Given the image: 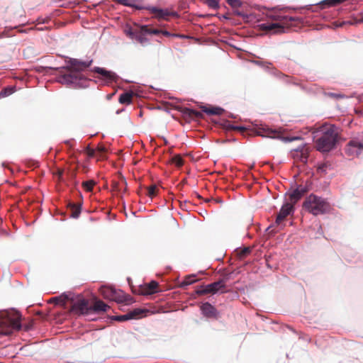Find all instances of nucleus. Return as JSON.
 <instances>
[{
    "label": "nucleus",
    "instance_id": "1",
    "mask_svg": "<svg viewBox=\"0 0 363 363\" xmlns=\"http://www.w3.org/2000/svg\"><path fill=\"white\" fill-rule=\"evenodd\" d=\"M92 62L93 60L91 58L82 60L69 57L65 66L55 68L59 71L56 76V82L74 89L88 87L90 79L82 72L89 67Z\"/></svg>",
    "mask_w": 363,
    "mask_h": 363
},
{
    "label": "nucleus",
    "instance_id": "2",
    "mask_svg": "<svg viewBox=\"0 0 363 363\" xmlns=\"http://www.w3.org/2000/svg\"><path fill=\"white\" fill-rule=\"evenodd\" d=\"M315 148L320 152H328L336 147L339 134L335 125H323L313 133Z\"/></svg>",
    "mask_w": 363,
    "mask_h": 363
},
{
    "label": "nucleus",
    "instance_id": "3",
    "mask_svg": "<svg viewBox=\"0 0 363 363\" xmlns=\"http://www.w3.org/2000/svg\"><path fill=\"white\" fill-rule=\"evenodd\" d=\"M305 210L314 216L325 214L329 212L330 205L325 199L313 194L309 195L303 203Z\"/></svg>",
    "mask_w": 363,
    "mask_h": 363
},
{
    "label": "nucleus",
    "instance_id": "4",
    "mask_svg": "<svg viewBox=\"0 0 363 363\" xmlns=\"http://www.w3.org/2000/svg\"><path fill=\"white\" fill-rule=\"evenodd\" d=\"M255 133L257 135L262 138H269L272 139H278L284 143L292 142L296 140L301 139V137H284L282 136L279 131L273 129L267 125L261 124L255 128Z\"/></svg>",
    "mask_w": 363,
    "mask_h": 363
},
{
    "label": "nucleus",
    "instance_id": "5",
    "mask_svg": "<svg viewBox=\"0 0 363 363\" xmlns=\"http://www.w3.org/2000/svg\"><path fill=\"white\" fill-rule=\"evenodd\" d=\"M345 151L348 156L360 157L363 155V133L352 138L347 144Z\"/></svg>",
    "mask_w": 363,
    "mask_h": 363
},
{
    "label": "nucleus",
    "instance_id": "6",
    "mask_svg": "<svg viewBox=\"0 0 363 363\" xmlns=\"http://www.w3.org/2000/svg\"><path fill=\"white\" fill-rule=\"evenodd\" d=\"M225 288L223 280H218L207 285H201L196 290V294L198 295H203L206 294H215L219 291L224 293L225 291L223 289Z\"/></svg>",
    "mask_w": 363,
    "mask_h": 363
},
{
    "label": "nucleus",
    "instance_id": "7",
    "mask_svg": "<svg viewBox=\"0 0 363 363\" xmlns=\"http://www.w3.org/2000/svg\"><path fill=\"white\" fill-rule=\"evenodd\" d=\"M71 311L77 315H91V306L89 303V301L81 296L73 302Z\"/></svg>",
    "mask_w": 363,
    "mask_h": 363
},
{
    "label": "nucleus",
    "instance_id": "8",
    "mask_svg": "<svg viewBox=\"0 0 363 363\" xmlns=\"http://www.w3.org/2000/svg\"><path fill=\"white\" fill-rule=\"evenodd\" d=\"M296 187L293 189H289L286 195H288L292 203H296L299 201L305 194L309 191V186L306 184H296Z\"/></svg>",
    "mask_w": 363,
    "mask_h": 363
},
{
    "label": "nucleus",
    "instance_id": "9",
    "mask_svg": "<svg viewBox=\"0 0 363 363\" xmlns=\"http://www.w3.org/2000/svg\"><path fill=\"white\" fill-rule=\"evenodd\" d=\"M91 71L100 74L101 76V79L104 81V84H105L116 82L119 79L118 75L116 72L106 70L103 67H94L91 69Z\"/></svg>",
    "mask_w": 363,
    "mask_h": 363
},
{
    "label": "nucleus",
    "instance_id": "10",
    "mask_svg": "<svg viewBox=\"0 0 363 363\" xmlns=\"http://www.w3.org/2000/svg\"><path fill=\"white\" fill-rule=\"evenodd\" d=\"M260 30L267 31L272 34L284 33L287 30L280 23H263L258 25Z\"/></svg>",
    "mask_w": 363,
    "mask_h": 363
},
{
    "label": "nucleus",
    "instance_id": "11",
    "mask_svg": "<svg viewBox=\"0 0 363 363\" xmlns=\"http://www.w3.org/2000/svg\"><path fill=\"white\" fill-rule=\"evenodd\" d=\"M144 9L149 10L151 13H155V16L159 19H167L168 16H178L176 11H169L167 9H160L156 6H145Z\"/></svg>",
    "mask_w": 363,
    "mask_h": 363
},
{
    "label": "nucleus",
    "instance_id": "12",
    "mask_svg": "<svg viewBox=\"0 0 363 363\" xmlns=\"http://www.w3.org/2000/svg\"><path fill=\"white\" fill-rule=\"evenodd\" d=\"M125 33L132 40H135L141 45H144L148 43V39L145 37L146 34H144L141 31V28L139 30H134L131 27L125 30Z\"/></svg>",
    "mask_w": 363,
    "mask_h": 363
},
{
    "label": "nucleus",
    "instance_id": "13",
    "mask_svg": "<svg viewBox=\"0 0 363 363\" xmlns=\"http://www.w3.org/2000/svg\"><path fill=\"white\" fill-rule=\"evenodd\" d=\"M202 315L207 318H216L219 316L218 311L208 302L203 303L200 307Z\"/></svg>",
    "mask_w": 363,
    "mask_h": 363
},
{
    "label": "nucleus",
    "instance_id": "14",
    "mask_svg": "<svg viewBox=\"0 0 363 363\" xmlns=\"http://www.w3.org/2000/svg\"><path fill=\"white\" fill-rule=\"evenodd\" d=\"M294 212L293 205L289 203H284L281 206L279 213L275 220V224L279 227L281 221L289 215Z\"/></svg>",
    "mask_w": 363,
    "mask_h": 363
},
{
    "label": "nucleus",
    "instance_id": "15",
    "mask_svg": "<svg viewBox=\"0 0 363 363\" xmlns=\"http://www.w3.org/2000/svg\"><path fill=\"white\" fill-rule=\"evenodd\" d=\"M109 306L102 301H96V303L91 306V315L93 314H98L101 312H105Z\"/></svg>",
    "mask_w": 363,
    "mask_h": 363
},
{
    "label": "nucleus",
    "instance_id": "16",
    "mask_svg": "<svg viewBox=\"0 0 363 363\" xmlns=\"http://www.w3.org/2000/svg\"><path fill=\"white\" fill-rule=\"evenodd\" d=\"M67 207L69 208L71 211L70 217L72 218H78L80 216L82 211V203H74L72 202H69L67 204Z\"/></svg>",
    "mask_w": 363,
    "mask_h": 363
},
{
    "label": "nucleus",
    "instance_id": "17",
    "mask_svg": "<svg viewBox=\"0 0 363 363\" xmlns=\"http://www.w3.org/2000/svg\"><path fill=\"white\" fill-rule=\"evenodd\" d=\"M130 299V296L125 294L122 290L116 289V294L113 296L111 300L122 303L128 302Z\"/></svg>",
    "mask_w": 363,
    "mask_h": 363
},
{
    "label": "nucleus",
    "instance_id": "18",
    "mask_svg": "<svg viewBox=\"0 0 363 363\" xmlns=\"http://www.w3.org/2000/svg\"><path fill=\"white\" fill-rule=\"evenodd\" d=\"M201 110L203 113L213 116H220L225 111L223 108L218 106L207 107L203 106L201 107Z\"/></svg>",
    "mask_w": 363,
    "mask_h": 363
},
{
    "label": "nucleus",
    "instance_id": "19",
    "mask_svg": "<svg viewBox=\"0 0 363 363\" xmlns=\"http://www.w3.org/2000/svg\"><path fill=\"white\" fill-rule=\"evenodd\" d=\"M158 286V283L156 281H151L148 284H146L143 289L142 294L143 295H150L156 292V289Z\"/></svg>",
    "mask_w": 363,
    "mask_h": 363
},
{
    "label": "nucleus",
    "instance_id": "20",
    "mask_svg": "<svg viewBox=\"0 0 363 363\" xmlns=\"http://www.w3.org/2000/svg\"><path fill=\"white\" fill-rule=\"evenodd\" d=\"M12 328L6 320L0 318V336H9L12 333Z\"/></svg>",
    "mask_w": 363,
    "mask_h": 363
},
{
    "label": "nucleus",
    "instance_id": "21",
    "mask_svg": "<svg viewBox=\"0 0 363 363\" xmlns=\"http://www.w3.org/2000/svg\"><path fill=\"white\" fill-rule=\"evenodd\" d=\"M101 293L104 298L111 300L114 294H116V289L113 286H102Z\"/></svg>",
    "mask_w": 363,
    "mask_h": 363
},
{
    "label": "nucleus",
    "instance_id": "22",
    "mask_svg": "<svg viewBox=\"0 0 363 363\" xmlns=\"http://www.w3.org/2000/svg\"><path fill=\"white\" fill-rule=\"evenodd\" d=\"M133 96V92L132 91L124 92L120 95L118 101L122 104H130Z\"/></svg>",
    "mask_w": 363,
    "mask_h": 363
},
{
    "label": "nucleus",
    "instance_id": "23",
    "mask_svg": "<svg viewBox=\"0 0 363 363\" xmlns=\"http://www.w3.org/2000/svg\"><path fill=\"white\" fill-rule=\"evenodd\" d=\"M135 2L136 0H118V4L125 6L135 8L138 10H142L145 9V6L138 5L135 4Z\"/></svg>",
    "mask_w": 363,
    "mask_h": 363
},
{
    "label": "nucleus",
    "instance_id": "24",
    "mask_svg": "<svg viewBox=\"0 0 363 363\" xmlns=\"http://www.w3.org/2000/svg\"><path fill=\"white\" fill-rule=\"evenodd\" d=\"M221 126L226 130H244L246 128L244 126L234 125L230 123L228 120H223L220 123Z\"/></svg>",
    "mask_w": 363,
    "mask_h": 363
},
{
    "label": "nucleus",
    "instance_id": "25",
    "mask_svg": "<svg viewBox=\"0 0 363 363\" xmlns=\"http://www.w3.org/2000/svg\"><path fill=\"white\" fill-rule=\"evenodd\" d=\"M345 0H323L320 1L318 4L320 5L322 8L330 7L336 6Z\"/></svg>",
    "mask_w": 363,
    "mask_h": 363
},
{
    "label": "nucleus",
    "instance_id": "26",
    "mask_svg": "<svg viewBox=\"0 0 363 363\" xmlns=\"http://www.w3.org/2000/svg\"><path fill=\"white\" fill-rule=\"evenodd\" d=\"M146 312H147V310H146V309H143V308H135V309L130 311L128 313L130 320H132V319H135V318H138L143 313H145Z\"/></svg>",
    "mask_w": 363,
    "mask_h": 363
},
{
    "label": "nucleus",
    "instance_id": "27",
    "mask_svg": "<svg viewBox=\"0 0 363 363\" xmlns=\"http://www.w3.org/2000/svg\"><path fill=\"white\" fill-rule=\"evenodd\" d=\"M182 113L184 116L189 117L194 116L197 118H201L203 116L201 112L190 108H184V110L182 111Z\"/></svg>",
    "mask_w": 363,
    "mask_h": 363
},
{
    "label": "nucleus",
    "instance_id": "28",
    "mask_svg": "<svg viewBox=\"0 0 363 363\" xmlns=\"http://www.w3.org/2000/svg\"><path fill=\"white\" fill-rule=\"evenodd\" d=\"M196 281V275L195 274H191L189 276H186L185 279L181 282L180 285L182 287H185L187 286H189Z\"/></svg>",
    "mask_w": 363,
    "mask_h": 363
},
{
    "label": "nucleus",
    "instance_id": "29",
    "mask_svg": "<svg viewBox=\"0 0 363 363\" xmlns=\"http://www.w3.org/2000/svg\"><path fill=\"white\" fill-rule=\"evenodd\" d=\"M16 91V87L13 86H9L5 87L0 91V98L9 96L13 94Z\"/></svg>",
    "mask_w": 363,
    "mask_h": 363
},
{
    "label": "nucleus",
    "instance_id": "30",
    "mask_svg": "<svg viewBox=\"0 0 363 363\" xmlns=\"http://www.w3.org/2000/svg\"><path fill=\"white\" fill-rule=\"evenodd\" d=\"M141 31L144 34H154V35H158V34H160V31L161 30L160 29H157V28H154V29H151V28H149L147 26H141Z\"/></svg>",
    "mask_w": 363,
    "mask_h": 363
},
{
    "label": "nucleus",
    "instance_id": "31",
    "mask_svg": "<svg viewBox=\"0 0 363 363\" xmlns=\"http://www.w3.org/2000/svg\"><path fill=\"white\" fill-rule=\"evenodd\" d=\"M272 18L276 21H294L296 20L295 17L288 16L284 15H274L272 16Z\"/></svg>",
    "mask_w": 363,
    "mask_h": 363
},
{
    "label": "nucleus",
    "instance_id": "32",
    "mask_svg": "<svg viewBox=\"0 0 363 363\" xmlns=\"http://www.w3.org/2000/svg\"><path fill=\"white\" fill-rule=\"evenodd\" d=\"M207 6L213 9H218L220 8L219 0H206Z\"/></svg>",
    "mask_w": 363,
    "mask_h": 363
},
{
    "label": "nucleus",
    "instance_id": "33",
    "mask_svg": "<svg viewBox=\"0 0 363 363\" xmlns=\"http://www.w3.org/2000/svg\"><path fill=\"white\" fill-rule=\"evenodd\" d=\"M111 320L119 321V322H123V321H125V320H130V318H129V315H128V313L126 314L121 315L111 316Z\"/></svg>",
    "mask_w": 363,
    "mask_h": 363
},
{
    "label": "nucleus",
    "instance_id": "34",
    "mask_svg": "<svg viewBox=\"0 0 363 363\" xmlns=\"http://www.w3.org/2000/svg\"><path fill=\"white\" fill-rule=\"evenodd\" d=\"M232 8H240L242 5L240 0H225Z\"/></svg>",
    "mask_w": 363,
    "mask_h": 363
},
{
    "label": "nucleus",
    "instance_id": "35",
    "mask_svg": "<svg viewBox=\"0 0 363 363\" xmlns=\"http://www.w3.org/2000/svg\"><path fill=\"white\" fill-rule=\"evenodd\" d=\"M94 184L95 183L94 182V181L89 180V181L84 182L82 185L86 191H91L93 189Z\"/></svg>",
    "mask_w": 363,
    "mask_h": 363
},
{
    "label": "nucleus",
    "instance_id": "36",
    "mask_svg": "<svg viewBox=\"0 0 363 363\" xmlns=\"http://www.w3.org/2000/svg\"><path fill=\"white\" fill-rule=\"evenodd\" d=\"M325 96H330L336 99H344L345 95L342 94L333 93V92H325Z\"/></svg>",
    "mask_w": 363,
    "mask_h": 363
},
{
    "label": "nucleus",
    "instance_id": "37",
    "mask_svg": "<svg viewBox=\"0 0 363 363\" xmlns=\"http://www.w3.org/2000/svg\"><path fill=\"white\" fill-rule=\"evenodd\" d=\"M233 13L236 16H241L243 18H248L249 16L244 11L238 9L239 8H233Z\"/></svg>",
    "mask_w": 363,
    "mask_h": 363
},
{
    "label": "nucleus",
    "instance_id": "38",
    "mask_svg": "<svg viewBox=\"0 0 363 363\" xmlns=\"http://www.w3.org/2000/svg\"><path fill=\"white\" fill-rule=\"evenodd\" d=\"M84 152L87 154L89 158L94 157L95 155V150L91 148L89 145L85 147Z\"/></svg>",
    "mask_w": 363,
    "mask_h": 363
},
{
    "label": "nucleus",
    "instance_id": "39",
    "mask_svg": "<svg viewBox=\"0 0 363 363\" xmlns=\"http://www.w3.org/2000/svg\"><path fill=\"white\" fill-rule=\"evenodd\" d=\"M156 191H157V187L155 185L150 186V188L148 189L149 196H150L151 198L155 196L156 195Z\"/></svg>",
    "mask_w": 363,
    "mask_h": 363
},
{
    "label": "nucleus",
    "instance_id": "40",
    "mask_svg": "<svg viewBox=\"0 0 363 363\" xmlns=\"http://www.w3.org/2000/svg\"><path fill=\"white\" fill-rule=\"evenodd\" d=\"M250 249L249 247H245L244 249L242 250V251L240 252V255L242 256V257H245L247 255H248L250 252Z\"/></svg>",
    "mask_w": 363,
    "mask_h": 363
},
{
    "label": "nucleus",
    "instance_id": "41",
    "mask_svg": "<svg viewBox=\"0 0 363 363\" xmlns=\"http://www.w3.org/2000/svg\"><path fill=\"white\" fill-rule=\"evenodd\" d=\"M232 275H233V272H230V273H228V274H226L223 279H221L220 280H223V284L225 282H226L227 281H228L229 279H230L232 278Z\"/></svg>",
    "mask_w": 363,
    "mask_h": 363
},
{
    "label": "nucleus",
    "instance_id": "42",
    "mask_svg": "<svg viewBox=\"0 0 363 363\" xmlns=\"http://www.w3.org/2000/svg\"><path fill=\"white\" fill-rule=\"evenodd\" d=\"M160 33L166 37L174 36V34H172L170 32L166 30H161Z\"/></svg>",
    "mask_w": 363,
    "mask_h": 363
},
{
    "label": "nucleus",
    "instance_id": "43",
    "mask_svg": "<svg viewBox=\"0 0 363 363\" xmlns=\"http://www.w3.org/2000/svg\"><path fill=\"white\" fill-rule=\"evenodd\" d=\"M219 18L221 20V19H225V20H228L229 19L228 16V14H223V15H220V16H219Z\"/></svg>",
    "mask_w": 363,
    "mask_h": 363
},
{
    "label": "nucleus",
    "instance_id": "44",
    "mask_svg": "<svg viewBox=\"0 0 363 363\" xmlns=\"http://www.w3.org/2000/svg\"><path fill=\"white\" fill-rule=\"evenodd\" d=\"M62 296H64L65 299H67V300H68V299H72V301H74V299H73V298H72H72H70V297H69V295H67V294H63L62 295Z\"/></svg>",
    "mask_w": 363,
    "mask_h": 363
},
{
    "label": "nucleus",
    "instance_id": "45",
    "mask_svg": "<svg viewBox=\"0 0 363 363\" xmlns=\"http://www.w3.org/2000/svg\"><path fill=\"white\" fill-rule=\"evenodd\" d=\"M97 150H98L99 152H105V150H106L105 147H102V146L99 147L97 148Z\"/></svg>",
    "mask_w": 363,
    "mask_h": 363
},
{
    "label": "nucleus",
    "instance_id": "46",
    "mask_svg": "<svg viewBox=\"0 0 363 363\" xmlns=\"http://www.w3.org/2000/svg\"><path fill=\"white\" fill-rule=\"evenodd\" d=\"M278 228H279V229H277V230H272V231H269V234H271V233H272H272H274H274H277V232H278L281 228H282V227H279V226Z\"/></svg>",
    "mask_w": 363,
    "mask_h": 363
},
{
    "label": "nucleus",
    "instance_id": "47",
    "mask_svg": "<svg viewBox=\"0 0 363 363\" xmlns=\"http://www.w3.org/2000/svg\"><path fill=\"white\" fill-rule=\"evenodd\" d=\"M278 228H279V229H277V230H272V231H269V234H271V233H272H272H274H274H277V232H278L281 228H282V227H279V226Z\"/></svg>",
    "mask_w": 363,
    "mask_h": 363
},
{
    "label": "nucleus",
    "instance_id": "48",
    "mask_svg": "<svg viewBox=\"0 0 363 363\" xmlns=\"http://www.w3.org/2000/svg\"><path fill=\"white\" fill-rule=\"evenodd\" d=\"M275 226H276V227H277V226L276 225L275 223H274V224H272L271 225H269V226L266 229V231H267H267H269V229H270L271 228H274V227H275Z\"/></svg>",
    "mask_w": 363,
    "mask_h": 363
},
{
    "label": "nucleus",
    "instance_id": "49",
    "mask_svg": "<svg viewBox=\"0 0 363 363\" xmlns=\"http://www.w3.org/2000/svg\"><path fill=\"white\" fill-rule=\"evenodd\" d=\"M303 148V145L298 146L297 148L294 149L295 151H301Z\"/></svg>",
    "mask_w": 363,
    "mask_h": 363
},
{
    "label": "nucleus",
    "instance_id": "50",
    "mask_svg": "<svg viewBox=\"0 0 363 363\" xmlns=\"http://www.w3.org/2000/svg\"><path fill=\"white\" fill-rule=\"evenodd\" d=\"M263 63L264 62H259V61L256 62V64H257V65H262ZM264 63L267 64V65H271V62H265Z\"/></svg>",
    "mask_w": 363,
    "mask_h": 363
},
{
    "label": "nucleus",
    "instance_id": "51",
    "mask_svg": "<svg viewBox=\"0 0 363 363\" xmlns=\"http://www.w3.org/2000/svg\"><path fill=\"white\" fill-rule=\"evenodd\" d=\"M61 299V297H54L53 300L56 302H58Z\"/></svg>",
    "mask_w": 363,
    "mask_h": 363
},
{
    "label": "nucleus",
    "instance_id": "52",
    "mask_svg": "<svg viewBox=\"0 0 363 363\" xmlns=\"http://www.w3.org/2000/svg\"><path fill=\"white\" fill-rule=\"evenodd\" d=\"M124 111L123 108L122 109H118V111H116V114H120L121 113H122L123 111Z\"/></svg>",
    "mask_w": 363,
    "mask_h": 363
},
{
    "label": "nucleus",
    "instance_id": "53",
    "mask_svg": "<svg viewBox=\"0 0 363 363\" xmlns=\"http://www.w3.org/2000/svg\"><path fill=\"white\" fill-rule=\"evenodd\" d=\"M228 116L232 118H236V116L234 114H233V113H230Z\"/></svg>",
    "mask_w": 363,
    "mask_h": 363
},
{
    "label": "nucleus",
    "instance_id": "54",
    "mask_svg": "<svg viewBox=\"0 0 363 363\" xmlns=\"http://www.w3.org/2000/svg\"><path fill=\"white\" fill-rule=\"evenodd\" d=\"M177 164L178 165H182V162L181 159L179 160V162H177Z\"/></svg>",
    "mask_w": 363,
    "mask_h": 363
},
{
    "label": "nucleus",
    "instance_id": "55",
    "mask_svg": "<svg viewBox=\"0 0 363 363\" xmlns=\"http://www.w3.org/2000/svg\"><path fill=\"white\" fill-rule=\"evenodd\" d=\"M276 72H277V73H278V76H279H279H281V75H283L281 73L278 72L277 71H275L274 73V74H276Z\"/></svg>",
    "mask_w": 363,
    "mask_h": 363
},
{
    "label": "nucleus",
    "instance_id": "56",
    "mask_svg": "<svg viewBox=\"0 0 363 363\" xmlns=\"http://www.w3.org/2000/svg\"><path fill=\"white\" fill-rule=\"evenodd\" d=\"M70 142H71V140H66V141H65V143L66 144H68V145H69Z\"/></svg>",
    "mask_w": 363,
    "mask_h": 363
},
{
    "label": "nucleus",
    "instance_id": "57",
    "mask_svg": "<svg viewBox=\"0 0 363 363\" xmlns=\"http://www.w3.org/2000/svg\"><path fill=\"white\" fill-rule=\"evenodd\" d=\"M60 7H65V6L64 4H60L59 5Z\"/></svg>",
    "mask_w": 363,
    "mask_h": 363
},
{
    "label": "nucleus",
    "instance_id": "58",
    "mask_svg": "<svg viewBox=\"0 0 363 363\" xmlns=\"http://www.w3.org/2000/svg\"><path fill=\"white\" fill-rule=\"evenodd\" d=\"M214 16H217V17H218V18H219V16H220V15H219V14H218V13H217V14H215Z\"/></svg>",
    "mask_w": 363,
    "mask_h": 363
},
{
    "label": "nucleus",
    "instance_id": "59",
    "mask_svg": "<svg viewBox=\"0 0 363 363\" xmlns=\"http://www.w3.org/2000/svg\"><path fill=\"white\" fill-rule=\"evenodd\" d=\"M90 319L92 320H96V318H90Z\"/></svg>",
    "mask_w": 363,
    "mask_h": 363
},
{
    "label": "nucleus",
    "instance_id": "60",
    "mask_svg": "<svg viewBox=\"0 0 363 363\" xmlns=\"http://www.w3.org/2000/svg\"><path fill=\"white\" fill-rule=\"evenodd\" d=\"M114 1L118 3V0H114Z\"/></svg>",
    "mask_w": 363,
    "mask_h": 363
}]
</instances>
